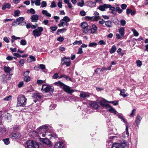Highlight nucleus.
<instances>
[{
  "label": "nucleus",
  "mask_w": 148,
  "mask_h": 148,
  "mask_svg": "<svg viewBox=\"0 0 148 148\" xmlns=\"http://www.w3.org/2000/svg\"><path fill=\"white\" fill-rule=\"evenodd\" d=\"M17 107H24L27 103V99L25 96L23 95H20L17 97Z\"/></svg>",
  "instance_id": "nucleus-1"
},
{
  "label": "nucleus",
  "mask_w": 148,
  "mask_h": 148,
  "mask_svg": "<svg viewBox=\"0 0 148 148\" xmlns=\"http://www.w3.org/2000/svg\"><path fill=\"white\" fill-rule=\"evenodd\" d=\"M26 148H38L39 145L35 141L29 140L26 142Z\"/></svg>",
  "instance_id": "nucleus-2"
},
{
  "label": "nucleus",
  "mask_w": 148,
  "mask_h": 148,
  "mask_svg": "<svg viewBox=\"0 0 148 148\" xmlns=\"http://www.w3.org/2000/svg\"><path fill=\"white\" fill-rule=\"evenodd\" d=\"M43 31V28L41 27H38L37 29L34 30L33 32V35L35 38L40 36L42 34V32Z\"/></svg>",
  "instance_id": "nucleus-3"
},
{
  "label": "nucleus",
  "mask_w": 148,
  "mask_h": 148,
  "mask_svg": "<svg viewBox=\"0 0 148 148\" xmlns=\"http://www.w3.org/2000/svg\"><path fill=\"white\" fill-rule=\"evenodd\" d=\"M41 90L45 92H53L54 91V87L53 86H47L45 84L42 85Z\"/></svg>",
  "instance_id": "nucleus-4"
},
{
  "label": "nucleus",
  "mask_w": 148,
  "mask_h": 148,
  "mask_svg": "<svg viewBox=\"0 0 148 148\" xmlns=\"http://www.w3.org/2000/svg\"><path fill=\"white\" fill-rule=\"evenodd\" d=\"M48 129V127L47 125H44L40 126L38 128V130L39 132H45V134H41L42 136L43 137L45 136V135L46 134V131Z\"/></svg>",
  "instance_id": "nucleus-5"
},
{
  "label": "nucleus",
  "mask_w": 148,
  "mask_h": 148,
  "mask_svg": "<svg viewBox=\"0 0 148 148\" xmlns=\"http://www.w3.org/2000/svg\"><path fill=\"white\" fill-rule=\"evenodd\" d=\"M61 62L62 64H65L66 66H69L71 64L70 58H66L65 57L61 59Z\"/></svg>",
  "instance_id": "nucleus-6"
},
{
  "label": "nucleus",
  "mask_w": 148,
  "mask_h": 148,
  "mask_svg": "<svg viewBox=\"0 0 148 148\" xmlns=\"http://www.w3.org/2000/svg\"><path fill=\"white\" fill-rule=\"evenodd\" d=\"M81 26L82 28L83 33L86 34L89 31V29L88 28V25L87 23L83 22L81 23Z\"/></svg>",
  "instance_id": "nucleus-7"
},
{
  "label": "nucleus",
  "mask_w": 148,
  "mask_h": 148,
  "mask_svg": "<svg viewBox=\"0 0 148 148\" xmlns=\"http://www.w3.org/2000/svg\"><path fill=\"white\" fill-rule=\"evenodd\" d=\"M21 135L20 133H12L10 135L9 137L12 139H18L21 138Z\"/></svg>",
  "instance_id": "nucleus-8"
},
{
  "label": "nucleus",
  "mask_w": 148,
  "mask_h": 148,
  "mask_svg": "<svg viewBox=\"0 0 148 148\" xmlns=\"http://www.w3.org/2000/svg\"><path fill=\"white\" fill-rule=\"evenodd\" d=\"M62 89L65 92L69 93H71L74 91L70 87L64 84L62 86Z\"/></svg>",
  "instance_id": "nucleus-9"
},
{
  "label": "nucleus",
  "mask_w": 148,
  "mask_h": 148,
  "mask_svg": "<svg viewBox=\"0 0 148 148\" xmlns=\"http://www.w3.org/2000/svg\"><path fill=\"white\" fill-rule=\"evenodd\" d=\"M40 140L43 144L48 145L49 147L52 145L50 140L47 138H40Z\"/></svg>",
  "instance_id": "nucleus-10"
},
{
  "label": "nucleus",
  "mask_w": 148,
  "mask_h": 148,
  "mask_svg": "<svg viewBox=\"0 0 148 148\" xmlns=\"http://www.w3.org/2000/svg\"><path fill=\"white\" fill-rule=\"evenodd\" d=\"M99 101L97 100L96 101H92L89 103V105L92 106L94 108L97 109L99 107Z\"/></svg>",
  "instance_id": "nucleus-11"
},
{
  "label": "nucleus",
  "mask_w": 148,
  "mask_h": 148,
  "mask_svg": "<svg viewBox=\"0 0 148 148\" xmlns=\"http://www.w3.org/2000/svg\"><path fill=\"white\" fill-rule=\"evenodd\" d=\"M106 100H100L99 101V103L103 107H105L106 109L109 106V104L106 103Z\"/></svg>",
  "instance_id": "nucleus-12"
},
{
  "label": "nucleus",
  "mask_w": 148,
  "mask_h": 148,
  "mask_svg": "<svg viewBox=\"0 0 148 148\" xmlns=\"http://www.w3.org/2000/svg\"><path fill=\"white\" fill-rule=\"evenodd\" d=\"M110 6L108 4H104L103 5H100L98 8L101 11H104L105 10V9L108 8Z\"/></svg>",
  "instance_id": "nucleus-13"
},
{
  "label": "nucleus",
  "mask_w": 148,
  "mask_h": 148,
  "mask_svg": "<svg viewBox=\"0 0 148 148\" xmlns=\"http://www.w3.org/2000/svg\"><path fill=\"white\" fill-rule=\"evenodd\" d=\"M39 17V16L37 14L33 15L30 17L31 20V21L37 22L38 21Z\"/></svg>",
  "instance_id": "nucleus-14"
},
{
  "label": "nucleus",
  "mask_w": 148,
  "mask_h": 148,
  "mask_svg": "<svg viewBox=\"0 0 148 148\" xmlns=\"http://www.w3.org/2000/svg\"><path fill=\"white\" fill-rule=\"evenodd\" d=\"M64 143L62 142H56L54 145V148H63Z\"/></svg>",
  "instance_id": "nucleus-15"
},
{
  "label": "nucleus",
  "mask_w": 148,
  "mask_h": 148,
  "mask_svg": "<svg viewBox=\"0 0 148 148\" xmlns=\"http://www.w3.org/2000/svg\"><path fill=\"white\" fill-rule=\"evenodd\" d=\"M90 96L89 93L84 92L81 91L79 95V97L82 98H85L88 97Z\"/></svg>",
  "instance_id": "nucleus-16"
},
{
  "label": "nucleus",
  "mask_w": 148,
  "mask_h": 148,
  "mask_svg": "<svg viewBox=\"0 0 148 148\" xmlns=\"http://www.w3.org/2000/svg\"><path fill=\"white\" fill-rule=\"evenodd\" d=\"M86 4L87 6L90 7H94L96 5V2L90 1L86 2Z\"/></svg>",
  "instance_id": "nucleus-17"
},
{
  "label": "nucleus",
  "mask_w": 148,
  "mask_h": 148,
  "mask_svg": "<svg viewBox=\"0 0 148 148\" xmlns=\"http://www.w3.org/2000/svg\"><path fill=\"white\" fill-rule=\"evenodd\" d=\"M142 119V117L139 115H137L135 120V122L136 123L138 127L139 125L141 120Z\"/></svg>",
  "instance_id": "nucleus-18"
},
{
  "label": "nucleus",
  "mask_w": 148,
  "mask_h": 148,
  "mask_svg": "<svg viewBox=\"0 0 148 148\" xmlns=\"http://www.w3.org/2000/svg\"><path fill=\"white\" fill-rule=\"evenodd\" d=\"M11 5L9 3H4L2 5V9L3 10H5L7 8L9 9L10 8Z\"/></svg>",
  "instance_id": "nucleus-19"
},
{
  "label": "nucleus",
  "mask_w": 148,
  "mask_h": 148,
  "mask_svg": "<svg viewBox=\"0 0 148 148\" xmlns=\"http://www.w3.org/2000/svg\"><path fill=\"white\" fill-rule=\"evenodd\" d=\"M106 109H108V111L111 112L116 114V111L110 105H109V106Z\"/></svg>",
  "instance_id": "nucleus-20"
},
{
  "label": "nucleus",
  "mask_w": 148,
  "mask_h": 148,
  "mask_svg": "<svg viewBox=\"0 0 148 148\" xmlns=\"http://www.w3.org/2000/svg\"><path fill=\"white\" fill-rule=\"evenodd\" d=\"M29 135L33 138H35L38 136V133L35 131H32L29 133Z\"/></svg>",
  "instance_id": "nucleus-21"
},
{
  "label": "nucleus",
  "mask_w": 148,
  "mask_h": 148,
  "mask_svg": "<svg viewBox=\"0 0 148 148\" xmlns=\"http://www.w3.org/2000/svg\"><path fill=\"white\" fill-rule=\"evenodd\" d=\"M120 95L122 96L123 97H125L129 95V94L127 93H125V90L123 89L120 90Z\"/></svg>",
  "instance_id": "nucleus-22"
},
{
  "label": "nucleus",
  "mask_w": 148,
  "mask_h": 148,
  "mask_svg": "<svg viewBox=\"0 0 148 148\" xmlns=\"http://www.w3.org/2000/svg\"><path fill=\"white\" fill-rule=\"evenodd\" d=\"M89 30L91 31V33L92 34L94 33L97 29V27L95 25H93L92 26V28L89 29Z\"/></svg>",
  "instance_id": "nucleus-23"
},
{
  "label": "nucleus",
  "mask_w": 148,
  "mask_h": 148,
  "mask_svg": "<svg viewBox=\"0 0 148 148\" xmlns=\"http://www.w3.org/2000/svg\"><path fill=\"white\" fill-rule=\"evenodd\" d=\"M11 116L9 113H5L3 116L4 119L6 120H10L11 118Z\"/></svg>",
  "instance_id": "nucleus-24"
},
{
  "label": "nucleus",
  "mask_w": 148,
  "mask_h": 148,
  "mask_svg": "<svg viewBox=\"0 0 148 148\" xmlns=\"http://www.w3.org/2000/svg\"><path fill=\"white\" fill-rule=\"evenodd\" d=\"M105 25L107 27H111L112 25V23L110 21L108 20L105 22Z\"/></svg>",
  "instance_id": "nucleus-25"
},
{
  "label": "nucleus",
  "mask_w": 148,
  "mask_h": 148,
  "mask_svg": "<svg viewBox=\"0 0 148 148\" xmlns=\"http://www.w3.org/2000/svg\"><path fill=\"white\" fill-rule=\"evenodd\" d=\"M54 85L58 86H60V88L62 87L63 86L64 84L62 82H61L60 81H58V82H55L54 83Z\"/></svg>",
  "instance_id": "nucleus-26"
},
{
  "label": "nucleus",
  "mask_w": 148,
  "mask_h": 148,
  "mask_svg": "<svg viewBox=\"0 0 148 148\" xmlns=\"http://www.w3.org/2000/svg\"><path fill=\"white\" fill-rule=\"evenodd\" d=\"M42 13L43 15L47 16L50 17L51 16V14L48 13L46 10H43L42 11Z\"/></svg>",
  "instance_id": "nucleus-27"
},
{
  "label": "nucleus",
  "mask_w": 148,
  "mask_h": 148,
  "mask_svg": "<svg viewBox=\"0 0 148 148\" xmlns=\"http://www.w3.org/2000/svg\"><path fill=\"white\" fill-rule=\"evenodd\" d=\"M23 79L26 82H28L31 80L30 77L28 75H25L23 77Z\"/></svg>",
  "instance_id": "nucleus-28"
},
{
  "label": "nucleus",
  "mask_w": 148,
  "mask_h": 148,
  "mask_svg": "<svg viewBox=\"0 0 148 148\" xmlns=\"http://www.w3.org/2000/svg\"><path fill=\"white\" fill-rule=\"evenodd\" d=\"M4 70L5 73H10V72L11 71V69L9 66H4Z\"/></svg>",
  "instance_id": "nucleus-29"
},
{
  "label": "nucleus",
  "mask_w": 148,
  "mask_h": 148,
  "mask_svg": "<svg viewBox=\"0 0 148 148\" xmlns=\"http://www.w3.org/2000/svg\"><path fill=\"white\" fill-rule=\"evenodd\" d=\"M124 31L125 29L124 27H121L119 29V32L122 36H123L124 34Z\"/></svg>",
  "instance_id": "nucleus-30"
},
{
  "label": "nucleus",
  "mask_w": 148,
  "mask_h": 148,
  "mask_svg": "<svg viewBox=\"0 0 148 148\" xmlns=\"http://www.w3.org/2000/svg\"><path fill=\"white\" fill-rule=\"evenodd\" d=\"M34 125L33 123H28L27 128L28 129L32 130L34 129Z\"/></svg>",
  "instance_id": "nucleus-31"
},
{
  "label": "nucleus",
  "mask_w": 148,
  "mask_h": 148,
  "mask_svg": "<svg viewBox=\"0 0 148 148\" xmlns=\"http://www.w3.org/2000/svg\"><path fill=\"white\" fill-rule=\"evenodd\" d=\"M13 55L18 58H19L20 57H27V56L25 54H24V55H21L17 53H15L13 54Z\"/></svg>",
  "instance_id": "nucleus-32"
},
{
  "label": "nucleus",
  "mask_w": 148,
  "mask_h": 148,
  "mask_svg": "<svg viewBox=\"0 0 148 148\" xmlns=\"http://www.w3.org/2000/svg\"><path fill=\"white\" fill-rule=\"evenodd\" d=\"M116 50V47L115 45L112 46L111 49L110 50V53H113L115 52Z\"/></svg>",
  "instance_id": "nucleus-33"
},
{
  "label": "nucleus",
  "mask_w": 148,
  "mask_h": 148,
  "mask_svg": "<svg viewBox=\"0 0 148 148\" xmlns=\"http://www.w3.org/2000/svg\"><path fill=\"white\" fill-rule=\"evenodd\" d=\"M77 4L78 6L82 7L84 5L85 3L83 0H81V2L77 3Z\"/></svg>",
  "instance_id": "nucleus-34"
},
{
  "label": "nucleus",
  "mask_w": 148,
  "mask_h": 148,
  "mask_svg": "<svg viewBox=\"0 0 148 148\" xmlns=\"http://www.w3.org/2000/svg\"><path fill=\"white\" fill-rule=\"evenodd\" d=\"M27 60L30 62L35 61L36 60V58L34 56H31L27 59Z\"/></svg>",
  "instance_id": "nucleus-35"
},
{
  "label": "nucleus",
  "mask_w": 148,
  "mask_h": 148,
  "mask_svg": "<svg viewBox=\"0 0 148 148\" xmlns=\"http://www.w3.org/2000/svg\"><path fill=\"white\" fill-rule=\"evenodd\" d=\"M66 28H63L61 29H58L57 32V34H59L60 33H63L65 31H66Z\"/></svg>",
  "instance_id": "nucleus-36"
},
{
  "label": "nucleus",
  "mask_w": 148,
  "mask_h": 148,
  "mask_svg": "<svg viewBox=\"0 0 148 148\" xmlns=\"http://www.w3.org/2000/svg\"><path fill=\"white\" fill-rule=\"evenodd\" d=\"M65 22H68L70 21V18L67 16H65L62 19Z\"/></svg>",
  "instance_id": "nucleus-37"
},
{
  "label": "nucleus",
  "mask_w": 148,
  "mask_h": 148,
  "mask_svg": "<svg viewBox=\"0 0 148 148\" xmlns=\"http://www.w3.org/2000/svg\"><path fill=\"white\" fill-rule=\"evenodd\" d=\"M5 144L6 145L9 144L10 143L9 139L6 138L3 140Z\"/></svg>",
  "instance_id": "nucleus-38"
},
{
  "label": "nucleus",
  "mask_w": 148,
  "mask_h": 148,
  "mask_svg": "<svg viewBox=\"0 0 148 148\" xmlns=\"http://www.w3.org/2000/svg\"><path fill=\"white\" fill-rule=\"evenodd\" d=\"M16 20L17 21H19L21 23L23 21H24V18L23 17H20L16 18Z\"/></svg>",
  "instance_id": "nucleus-39"
},
{
  "label": "nucleus",
  "mask_w": 148,
  "mask_h": 148,
  "mask_svg": "<svg viewBox=\"0 0 148 148\" xmlns=\"http://www.w3.org/2000/svg\"><path fill=\"white\" fill-rule=\"evenodd\" d=\"M65 23V22L64 20L61 19L60 21V23L58 24V26L60 27L63 26L64 24Z\"/></svg>",
  "instance_id": "nucleus-40"
},
{
  "label": "nucleus",
  "mask_w": 148,
  "mask_h": 148,
  "mask_svg": "<svg viewBox=\"0 0 148 148\" xmlns=\"http://www.w3.org/2000/svg\"><path fill=\"white\" fill-rule=\"evenodd\" d=\"M107 102L110 103H112L114 106H116V105H118V101H107Z\"/></svg>",
  "instance_id": "nucleus-41"
},
{
  "label": "nucleus",
  "mask_w": 148,
  "mask_h": 148,
  "mask_svg": "<svg viewBox=\"0 0 148 148\" xmlns=\"http://www.w3.org/2000/svg\"><path fill=\"white\" fill-rule=\"evenodd\" d=\"M132 30L133 32V34L135 36H138V33L135 29H132Z\"/></svg>",
  "instance_id": "nucleus-42"
},
{
  "label": "nucleus",
  "mask_w": 148,
  "mask_h": 148,
  "mask_svg": "<svg viewBox=\"0 0 148 148\" xmlns=\"http://www.w3.org/2000/svg\"><path fill=\"white\" fill-rule=\"evenodd\" d=\"M101 69L100 68H98L95 70V72L96 74L99 75L100 73L101 72Z\"/></svg>",
  "instance_id": "nucleus-43"
},
{
  "label": "nucleus",
  "mask_w": 148,
  "mask_h": 148,
  "mask_svg": "<svg viewBox=\"0 0 148 148\" xmlns=\"http://www.w3.org/2000/svg\"><path fill=\"white\" fill-rule=\"evenodd\" d=\"M57 28L58 27L56 26L51 27H50V29L52 30L51 31V32H52V31H56Z\"/></svg>",
  "instance_id": "nucleus-44"
},
{
  "label": "nucleus",
  "mask_w": 148,
  "mask_h": 148,
  "mask_svg": "<svg viewBox=\"0 0 148 148\" xmlns=\"http://www.w3.org/2000/svg\"><path fill=\"white\" fill-rule=\"evenodd\" d=\"M35 97L36 98L37 100L40 99L41 98V96L40 94L36 93L34 95Z\"/></svg>",
  "instance_id": "nucleus-45"
},
{
  "label": "nucleus",
  "mask_w": 148,
  "mask_h": 148,
  "mask_svg": "<svg viewBox=\"0 0 148 148\" xmlns=\"http://www.w3.org/2000/svg\"><path fill=\"white\" fill-rule=\"evenodd\" d=\"M6 132L5 129L3 127H0V132L2 134L5 133Z\"/></svg>",
  "instance_id": "nucleus-46"
},
{
  "label": "nucleus",
  "mask_w": 148,
  "mask_h": 148,
  "mask_svg": "<svg viewBox=\"0 0 148 148\" xmlns=\"http://www.w3.org/2000/svg\"><path fill=\"white\" fill-rule=\"evenodd\" d=\"M82 43V42L81 40L79 41L76 40L73 43V44L75 45L76 44H77L78 45H79Z\"/></svg>",
  "instance_id": "nucleus-47"
},
{
  "label": "nucleus",
  "mask_w": 148,
  "mask_h": 148,
  "mask_svg": "<svg viewBox=\"0 0 148 148\" xmlns=\"http://www.w3.org/2000/svg\"><path fill=\"white\" fill-rule=\"evenodd\" d=\"M97 45V43L96 42H91L89 44V46L90 47H95Z\"/></svg>",
  "instance_id": "nucleus-48"
},
{
  "label": "nucleus",
  "mask_w": 148,
  "mask_h": 148,
  "mask_svg": "<svg viewBox=\"0 0 148 148\" xmlns=\"http://www.w3.org/2000/svg\"><path fill=\"white\" fill-rule=\"evenodd\" d=\"M95 16H92L91 17L86 16L85 17V19L86 20H88L89 19H90L92 21L95 20Z\"/></svg>",
  "instance_id": "nucleus-49"
},
{
  "label": "nucleus",
  "mask_w": 148,
  "mask_h": 148,
  "mask_svg": "<svg viewBox=\"0 0 148 148\" xmlns=\"http://www.w3.org/2000/svg\"><path fill=\"white\" fill-rule=\"evenodd\" d=\"M20 43L22 45H26L27 43L25 40L22 39Z\"/></svg>",
  "instance_id": "nucleus-50"
},
{
  "label": "nucleus",
  "mask_w": 148,
  "mask_h": 148,
  "mask_svg": "<svg viewBox=\"0 0 148 148\" xmlns=\"http://www.w3.org/2000/svg\"><path fill=\"white\" fill-rule=\"evenodd\" d=\"M56 4L55 2L54 1H52L50 5V7L51 8H53L56 7Z\"/></svg>",
  "instance_id": "nucleus-51"
},
{
  "label": "nucleus",
  "mask_w": 148,
  "mask_h": 148,
  "mask_svg": "<svg viewBox=\"0 0 148 148\" xmlns=\"http://www.w3.org/2000/svg\"><path fill=\"white\" fill-rule=\"evenodd\" d=\"M136 110L135 109H133L130 115V116H134L135 115L136 112Z\"/></svg>",
  "instance_id": "nucleus-52"
},
{
  "label": "nucleus",
  "mask_w": 148,
  "mask_h": 148,
  "mask_svg": "<svg viewBox=\"0 0 148 148\" xmlns=\"http://www.w3.org/2000/svg\"><path fill=\"white\" fill-rule=\"evenodd\" d=\"M116 11L119 13H121L123 12V10L121 9L120 8L118 7H117L116 8Z\"/></svg>",
  "instance_id": "nucleus-53"
},
{
  "label": "nucleus",
  "mask_w": 148,
  "mask_h": 148,
  "mask_svg": "<svg viewBox=\"0 0 148 148\" xmlns=\"http://www.w3.org/2000/svg\"><path fill=\"white\" fill-rule=\"evenodd\" d=\"M20 13V11L19 10H16L15 11L14 13V16L15 17L18 16L19 14Z\"/></svg>",
  "instance_id": "nucleus-54"
},
{
  "label": "nucleus",
  "mask_w": 148,
  "mask_h": 148,
  "mask_svg": "<svg viewBox=\"0 0 148 148\" xmlns=\"http://www.w3.org/2000/svg\"><path fill=\"white\" fill-rule=\"evenodd\" d=\"M12 97L11 95H9L3 99V100L5 101H9L11 99Z\"/></svg>",
  "instance_id": "nucleus-55"
},
{
  "label": "nucleus",
  "mask_w": 148,
  "mask_h": 148,
  "mask_svg": "<svg viewBox=\"0 0 148 148\" xmlns=\"http://www.w3.org/2000/svg\"><path fill=\"white\" fill-rule=\"evenodd\" d=\"M47 3L45 1H42L41 2V7L43 8L46 7L47 6Z\"/></svg>",
  "instance_id": "nucleus-56"
},
{
  "label": "nucleus",
  "mask_w": 148,
  "mask_h": 148,
  "mask_svg": "<svg viewBox=\"0 0 148 148\" xmlns=\"http://www.w3.org/2000/svg\"><path fill=\"white\" fill-rule=\"evenodd\" d=\"M98 44L99 45H105L106 42L103 40H101L99 42Z\"/></svg>",
  "instance_id": "nucleus-57"
},
{
  "label": "nucleus",
  "mask_w": 148,
  "mask_h": 148,
  "mask_svg": "<svg viewBox=\"0 0 148 148\" xmlns=\"http://www.w3.org/2000/svg\"><path fill=\"white\" fill-rule=\"evenodd\" d=\"M120 23L121 25L123 26H124L126 24L125 21L123 19L121 20Z\"/></svg>",
  "instance_id": "nucleus-58"
},
{
  "label": "nucleus",
  "mask_w": 148,
  "mask_h": 148,
  "mask_svg": "<svg viewBox=\"0 0 148 148\" xmlns=\"http://www.w3.org/2000/svg\"><path fill=\"white\" fill-rule=\"evenodd\" d=\"M137 65L138 66L140 67L142 65V62L139 60H138L136 61Z\"/></svg>",
  "instance_id": "nucleus-59"
},
{
  "label": "nucleus",
  "mask_w": 148,
  "mask_h": 148,
  "mask_svg": "<svg viewBox=\"0 0 148 148\" xmlns=\"http://www.w3.org/2000/svg\"><path fill=\"white\" fill-rule=\"evenodd\" d=\"M80 14L82 16H84L86 15V13L84 10H82L80 12Z\"/></svg>",
  "instance_id": "nucleus-60"
},
{
  "label": "nucleus",
  "mask_w": 148,
  "mask_h": 148,
  "mask_svg": "<svg viewBox=\"0 0 148 148\" xmlns=\"http://www.w3.org/2000/svg\"><path fill=\"white\" fill-rule=\"evenodd\" d=\"M108 5H110V6H109V7L108 8H109L110 10H112V11H115V8L114 7L111 6V5L110 4H108Z\"/></svg>",
  "instance_id": "nucleus-61"
},
{
  "label": "nucleus",
  "mask_w": 148,
  "mask_h": 148,
  "mask_svg": "<svg viewBox=\"0 0 148 148\" xmlns=\"http://www.w3.org/2000/svg\"><path fill=\"white\" fill-rule=\"evenodd\" d=\"M121 7L122 9L125 10L126 9L127 5L125 4H123L121 5Z\"/></svg>",
  "instance_id": "nucleus-62"
},
{
  "label": "nucleus",
  "mask_w": 148,
  "mask_h": 148,
  "mask_svg": "<svg viewBox=\"0 0 148 148\" xmlns=\"http://www.w3.org/2000/svg\"><path fill=\"white\" fill-rule=\"evenodd\" d=\"M64 40V38L62 37H60L58 38L57 40L60 42H62Z\"/></svg>",
  "instance_id": "nucleus-63"
},
{
  "label": "nucleus",
  "mask_w": 148,
  "mask_h": 148,
  "mask_svg": "<svg viewBox=\"0 0 148 148\" xmlns=\"http://www.w3.org/2000/svg\"><path fill=\"white\" fill-rule=\"evenodd\" d=\"M19 62L21 66H23L24 65V64L25 63L24 60L23 59L19 61Z\"/></svg>",
  "instance_id": "nucleus-64"
}]
</instances>
